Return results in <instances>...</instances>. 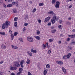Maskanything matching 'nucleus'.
<instances>
[{"label":"nucleus","mask_w":75,"mask_h":75,"mask_svg":"<svg viewBox=\"0 0 75 75\" xmlns=\"http://www.w3.org/2000/svg\"><path fill=\"white\" fill-rule=\"evenodd\" d=\"M21 66V68H23L24 67V66H23V64H20Z\"/></svg>","instance_id":"obj_58"},{"label":"nucleus","mask_w":75,"mask_h":75,"mask_svg":"<svg viewBox=\"0 0 75 75\" xmlns=\"http://www.w3.org/2000/svg\"><path fill=\"white\" fill-rule=\"evenodd\" d=\"M51 50H48V54H51Z\"/></svg>","instance_id":"obj_49"},{"label":"nucleus","mask_w":75,"mask_h":75,"mask_svg":"<svg viewBox=\"0 0 75 75\" xmlns=\"http://www.w3.org/2000/svg\"><path fill=\"white\" fill-rule=\"evenodd\" d=\"M8 25H9V23H8V21H6L5 23H4L2 25V29H4L5 28H7V27H8Z\"/></svg>","instance_id":"obj_1"},{"label":"nucleus","mask_w":75,"mask_h":75,"mask_svg":"<svg viewBox=\"0 0 75 75\" xmlns=\"http://www.w3.org/2000/svg\"><path fill=\"white\" fill-rule=\"evenodd\" d=\"M18 18V17H15L14 18V21H17V19Z\"/></svg>","instance_id":"obj_32"},{"label":"nucleus","mask_w":75,"mask_h":75,"mask_svg":"<svg viewBox=\"0 0 75 75\" xmlns=\"http://www.w3.org/2000/svg\"><path fill=\"white\" fill-rule=\"evenodd\" d=\"M50 18H50V17L49 16H48V17L45 18V21H44V22H45V23H46V22H47V21H48L49 20H50Z\"/></svg>","instance_id":"obj_4"},{"label":"nucleus","mask_w":75,"mask_h":75,"mask_svg":"<svg viewBox=\"0 0 75 75\" xmlns=\"http://www.w3.org/2000/svg\"><path fill=\"white\" fill-rule=\"evenodd\" d=\"M28 75H32V74H31V73L29 71L28 72Z\"/></svg>","instance_id":"obj_47"},{"label":"nucleus","mask_w":75,"mask_h":75,"mask_svg":"<svg viewBox=\"0 0 75 75\" xmlns=\"http://www.w3.org/2000/svg\"><path fill=\"white\" fill-rule=\"evenodd\" d=\"M23 69L21 68H19V71L20 72H21V71H23Z\"/></svg>","instance_id":"obj_38"},{"label":"nucleus","mask_w":75,"mask_h":75,"mask_svg":"<svg viewBox=\"0 0 75 75\" xmlns=\"http://www.w3.org/2000/svg\"><path fill=\"white\" fill-rule=\"evenodd\" d=\"M17 34H18V33L17 32H15L14 34V36H17Z\"/></svg>","instance_id":"obj_36"},{"label":"nucleus","mask_w":75,"mask_h":75,"mask_svg":"<svg viewBox=\"0 0 75 75\" xmlns=\"http://www.w3.org/2000/svg\"><path fill=\"white\" fill-rule=\"evenodd\" d=\"M55 7L57 8H58L59 7V5H55Z\"/></svg>","instance_id":"obj_30"},{"label":"nucleus","mask_w":75,"mask_h":75,"mask_svg":"<svg viewBox=\"0 0 75 75\" xmlns=\"http://www.w3.org/2000/svg\"><path fill=\"white\" fill-rule=\"evenodd\" d=\"M11 75H15V74L14 73H11Z\"/></svg>","instance_id":"obj_59"},{"label":"nucleus","mask_w":75,"mask_h":75,"mask_svg":"<svg viewBox=\"0 0 75 75\" xmlns=\"http://www.w3.org/2000/svg\"><path fill=\"white\" fill-rule=\"evenodd\" d=\"M43 47H44V48H45V47H46L47 46H46V45H45L44 44H43L42 45Z\"/></svg>","instance_id":"obj_56"},{"label":"nucleus","mask_w":75,"mask_h":75,"mask_svg":"<svg viewBox=\"0 0 75 75\" xmlns=\"http://www.w3.org/2000/svg\"><path fill=\"white\" fill-rule=\"evenodd\" d=\"M71 53H69L67 55H66L67 56V58H70V57H71Z\"/></svg>","instance_id":"obj_17"},{"label":"nucleus","mask_w":75,"mask_h":75,"mask_svg":"<svg viewBox=\"0 0 75 75\" xmlns=\"http://www.w3.org/2000/svg\"><path fill=\"white\" fill-rule=\"evenodd\" d=\"M60 37H62L64 36V35H63V34H61L60 35Z\"/></svg>","instance_id":"obj_57"},{"label":"nucleus","mask_w":75,"mask_h":75,"mask_svg":"<svg viewBox=\"0 0 75 75\" xmlns=\"http://www.w3.org/2000/svg\"><path fill=\"white\" fill-rule=\"evenodd\" d=\"M1 48L2 49H6V46L4 45H1Z\"/></svg>","instance_id":"obj_11"},{"label":"nucleus","mask_w":75,"mask_h":75,"mask_svg":"<svg viewBox=\"0 0 75 75\" xmlns=\"http://www.w3.org/2000/svg\"><path fill=\"white\" fill-rule=\"evenodd\" d=\"M3 3V0H0V5H1L2 3Z\"/></svg>","instance_id":"obj_40"},{"label":"nucleus","mask_w":75,"mask_h":75,"mask_svg":"<svg viewBox=\"0 0 75 75\" xmlns=\"http://www.w3.org/2000/svg\"><path fill=\"white\" fill-rule=\"evenodd\" d=\"M27 40L29 41V42H33V38L31 37H29L27 38Z\"/></svg>","instance_id":"obj_3"},{"label":"nucleus","mask_w":75,"mask_h":75,"mask_svg":"<svg viewBox=\"0 0 75 75\" xmlns=\"http://www.w3.org/2000/svg\"><path fill=\"white\" fill-rule=\"evenodd\" d=\"M3 74L2 72L1 71H0V75H2Z\"/></svg>","instance_id":"obj_61"},{"label":"nucleus","mask_w":75,"mask_h":75,"mask_svg":"<svg viewBox=\"0 0 75 75\" xmlns=\"http://www.w3.org/2000/svg\"><path fill=\"white\" fill-rule=\"evenodd\" d=\"M22 71H19L17 73V75H20V74H21Z\"/></svg>","instance_id":"obj_39"},{"label":"nucleus","mask_w":75,"mask_h":75,"mask_svg":"<svg viewBox=\"0 0 75 75\" xmlns=\"http://www.w3.org/2000/svg\"><path fill=\"white\" fill-rule=\"evenodd\" d=\"M56 21L58 20H59V17H56Z\"/></svg>","instance_id":"obj_53"},{"label":"nucleus","mask_w":75,"mask_h":75,"mask_svg":"<svg viewBox=\"0 0 75 75\" xmlns=\"http://www.w3.org/2000/svg\"><path fill=\"white\" fill-rule=\"evenodd\" d=\"M13 13H17V9L16 8H14L13 9Z\"/></svg>","instance_id":"obj_20"},{"label":"nucleus","mask_w":75,"mask_h":75,"mask_svg":"<svg viewBox=\"0 0 75 75\" xmlns=\"http://www.w3.org/2000/svg\"><path fill=\"white\" fill-rule=\"evenodd\" d=\"M62 70L64 72V74H66L67 73V71H66V69L64 68V67H62Z\"/></svg>","instance_id":"obj_9"},{"label":"nucleus","mask_w":75,"mask_h":75,"mask_svg":"<svg viewBox=\"0 0 75 75\" xmlns=\"http://www.w3.org/2000/svg\"><path fill=\"white\" fill-rule=\"evenodd\" d=\"M3 6L4 8H6V5L5 4H4Z\"/></svg>","instance_id":"obj_55"},{"label":"nucleus","mask_w":75,"mask_h":75,"mask_svg":"<svg viewBox=\"0 0 75 75\" xmlns=\"http://www.w3.org/2000/svg\"><path fill=\"white\" fill-rule=\"evenodd\" d=\"M18 40L20 42H23V39L22 38H19Z\"/></svg>","instance_id":"obj_26"},{"label":"nucleus","mask_w":75,"mask_h":75,"mask_svg":"<svg viewBox=\"0 0 75 75\" xmlns=\"http://www.w3.org/2000/svg\"><path fill=\"white\" fill-rule=\"evenodd\" d=\"M59 4H60V2H59V1H57L56 2V5H59Z\"/></svg>","instance_id":"obj_27"},{"label":"nucleus","mask_w":75,"mask_h":75,"mask_svg":"<svg viewBox=\"0 0 75 75\" xmlns=\"http://www.w3.org/2000/svg\"><path fill=\"white\" fill-rule=\"evenodd\" d=\"M48 14H52V15H55V13L53 11H49L48 12Z\"/></svg>","instance_id":"obj_8"},{"label":"nucleus","mask_w":75,"mask_h":75,"mask_svg":"<svg viewBox=\"0 0 75 75\" xmlns=\"http://www.w3.org/2000/svg\"><path fill=\"white\" fill-rule=\"evenodd\" d=\"M11 39L12 40H13V39H14V35L13 34H12L11 35Z\"/></svg>","instance_id":"obj_19"},{"label":"nucleus","mask_w":75,"mask_h":75,"mask_svg":"<svg viewBox=\"0 0 75 75\" xmlns=\"http://www.w3.org/2000/svg\"><path fill=\"white\" fill-rule=\"evenodd\" d=\"M12 4H13V5H14V4H16V3L14 1H13L12 2Z\"/></svg>","instance_id":"obj_54"},{"label":"nucleus","mask_w":75,"mask_h":75,"mask_svg":"<svg viewBox=\"0 0 75 75\" xmlns=\"http://www.w3.org/2000/svg\"><path fill=\"white\" fill-rule=\"evenodd\" d=\"M66 1L67 3H68L69 1V0H66Z\"/></svg>","instance_id":"obj_63"},{"label":"nucleus","mask_w":75,"mask_h":75,"mask_svg":"<svg viewBox=\"0 0 75 75\" xmlns=\"http://www.w3.org/2000/svg\"><path fill=\"white\" fill-rule=\"evenodd\" d=\"M46 67L47 68H48V69L50 68V65L49 64H47L46 65Z\"/></svg>","instance_id":"obj_25"},{"label":"nucleus","mask_w":75,"mask_h":75,"mask_svg":"<svg viewBox=\"0 0 75 75\" xmlns=\"http://www.w3.org/2000/svg\"><path fill=\"white\" fill-rule=\"evenodd\" d=\"M27 54L28 55H29L30 56H32V55H33V54H32V53L29 51L28 52Z\"/></svg>","instance_id":"obj_13"},{"label":"nucleus","mask_w":75,"mask_h":75,"mask_svg":"<svg viewBox=\"0 0 75 75\" xmlns=\"http://www.w3.org/2000/svg\"><path fill=\"white\" fill-rule=\"evenodd\" d=\"M46 47H48V48H50V46H48V43H47L46 44Z\"/></svg>","instance_id":"obj_41"},{"label":"nucleus","mask_w":75,"mask_h":75,"mask_svg":"<svg viewBox=\"0 0 75 75\" xmlns=\"http://www.w3.org/2000/svg\"><path fill=\"white\" fill-rule=\"evenodd\" d=\"M66 24L68 25H69L71 24V23L70 22L67 21V22H66Z\"/></svg>","instance_id":"obj_22"},{"label":"nucleus","mask_w":75,"mask_h":75,"mask_svg":"<svg viewBox=\"0 0 75 75\" xmlns=\"http://www.w3.org/2000/svg\"><path fill=\"white\" fill-rule=\"evenodd\" d=\"M70 40H71L70 38H68L67 40V41H70Z\"/></svg>","instance_id":"obj_52"},{"label":"nucleus","mask_w":75,"mask_h":75,"mask_svg":"<svg viewBox=\"0 0 75 75\" xmlns=\"http://www.w3.org/2000/svg\"><path fill=\"white\" fill-rule=\"evenodd\" d=\"M34 37L36 39L38 40H40V38L39 36H34Z\"/></svg>","instance_id":"obj_10"},{"label":"nucleus","mask_w":75,"mask_h":75,"mask_svg":"<svg viewBox=\"0 0 75 75\" xmlns=\"http://www.w3.org/2000/svg\"><path fill=\"white\" fill-rule=\"evenodd\" d=\"M56 62L58 64H59V65H62L63 64V62L62 61H57Z\"/></svg>","instance_id":"obj_6"},{"label":"nucleus","mask_w":75,"mask_h":75,"mask_svg":"<svg viewBox=\"0 0 75 75\" xmlns=\"http://www.w3.org/2000/svg\"><path fill=\"white\" fill-rule=\"evenodd\" d=\"M58 28L59 29H62V26L61 25H59L58 26Z\"/></svg>","instance_id":"obj_33"},{"label":"nucleus","mask_w":75,"mask_h":75,"mask_svg":"<svg viewBox=\"0 0 75 75\" xmlns=\"http://www.w3.org/2000/svg\"><path fill=\"white\" fill-rule=\"evenodd\" d=\"M25 18V20L26 19H28V16L26 15Z\"/></svg>","instance_id":"obj_51"},{"label":"nucleus","mask_w":75,"mask_h":75,"mask_svg":"<svg viewBox=\"0 0 75 75\" xmlns=\"http://www.w3.org/2000/svg\"><path fill=\"white\" fill-rule=\"evenodd\" d=\"M72 49V47H71L68 46L67 48V50L68 51H71Z\"/></svg>","instance_id":"obj_16"},{"label":"nucleus","mask_w":75,"mask_h":75,"mask_svg":"<svg viewBox=\"0 0 75 75\" xmlns=\"http://www.w3.org/2000/svg\"><path fill=\"white\" fill-rule=\"evenodd\" d=\"M44 3H40L39 4V6H43Z\"/></svg>","instance_id":"obj_34"},{"label":"nucleus","mask_w":75,"mask_h":75,"mask_svg":"<svg viewBox=\"0 0 75 75\" xmlns=\"http://www.w3.org/2000/svg\"><path fill=\"white\" fill-rule=\"evenodd\" d=\"M51 32L52 33H55L56 32V30H52L51 31Z\"/></svg>","instance_id":"obj_31"},{"label":"nucleus","mask_w":75,"mask_h":75,"mask_svg":"<svg viewBox=\"0 0 75 75\" xmlns=\"http://www.w3.org/2000/svg\"><path fill=\"white\" fill-rule=\"evenodd\" d=\"M28 23H24V25L25 26H27V25H28Z\"/></svg>","instance_id":"obj_50"},{"label":"nucleus","mask_w":75,"mask_h":75,"mask_svg":"<svg viewBox=\"0 0 75 75\" xmlns=\"http://www.w3.org/2000/svg\"><path fill=\"white\" fill-rule=\"evenodd\" d=\"M37 9H36V8H34L33 10V13H34V12H35V11H36V10Z\"/></svg>","instance_id":"obj_44"},{"label":"nucleus","mask_w":75,"mask_h":75,"mask_svg":"<svg viewBox=\"0 0 75 75\" xmlns=\"http://www.w3.org/2000/svg\"><path fill=\"white\" fill-rule=\"evenodd\" d=\"M31 51L32 52H33V53H34V54H35L37 53V50H34L33 49H31Z\"/></svg>","instance_id":"obj_12"},{"label":"nucleus","mask_w":75,"mask_h":75,"mask_svg":"<svg viewBox=\"0 0 75 75\" xmlns=\"http://www.w3.org/2000/svg\"><path fill=\"white\" fill-rule=\"evenodd\" d=\"M71 42H72V43L73 44H75V41H73Z\"/></svg>","instance_id":"obj_60"},{"label":"nucleus","mask_w":75,"mask_h":75,"mask_svg":"<svg viewBox=\"0 0 75 75\" xmlns=\"http://www.w3.org/2000/svg\"><path fill=\"white\" fill-rule=\"evenodd\" d=\"M37 34H38V35H39V34H40V31L39 30L38 31H37Z\"/></svg>","instance_id":"obj_43"},{"label":"nucleus","mask_w":75,"mask_h":75,"mask_svg":"<svg viewBox=\"0 0 75 75\" xmlns=\"http://www.w3.org/2000/svg\"><path fill=\"white\" fill-rule=\"evenodd\" d=\"M11 47L12 49H13V50H16L18 48V47L13 45H11Z\"/></svg>","instance_id":"obj_7"},{"label":"nucleus","mask_w":75,"mask_h":75,"mask_svg":"<svg viewBox=\"0 0 75 75\" xmlns=\"http://www.w3.org/2000/svg\"><path fill=\"white\" fill-rule=\"evenodd\" d=\"M51 22L52 23V24H55V20L52 19L51 20Z\"/></svg>","instance_id":"obj_15"},{"label":"nucleus","mask_w":75,"mask_h":75,"mask_svg":"<svg viewBox=\"0 0 75 75\" xmlns=\"http://www.w3.org/2000/svg\"><path fill=\"white\" fill-rule=\"evenodd\" d=\"M13 6V4H9L7 5V7H11Z\"/></svg>","instance_id":"obj_18"},{"label":"nucleus","mask_w":75,"mask_h":75,"mask_svg":"<svg viewBox=\"0 0 75 75\" xmlns=\"http://www.w3.org/2000/svg\"><path fill=\"white\" fill-rule=\"evenodd\" d=\"M47 25L48 26H51V23H49Z\"/></svg>","instance_id":"obj_48"},{"label":"nucleus","mask_w":75,"mask_h":75,"mask_svg":"<svg viewBox=\"0 0 75 75\" xmlns=\"http://www.w3.org/2000/svg\"><path fill=\"white\" fill-rule=\"evenodd\" d=\"M0 34L1 35H6V34L5 33V32H0Z\"/></svg>","instance_id":"obj_21"},{"label":"nucleus","mask_w":75,"mask_h":75,"mask_svg":"<svg viewBox=\"0 0 75 75\" xmlns=\"http://www.w3.org/2000/svg\"><path fill=\"white\" fill-rule=\"evenodd\" d=\"M30 60L29 59H28L26 61V64H30Z\"/></svg>","instance_id":"obj_14"},{"label":"nucleus","mask_w":75,"mask_h":75,"mask_svg":"<svg viewBox=\"0 0 75 75\" xmlns=\"http://www.w3.org/2000/svg\"><path fill=\"white\" fill-rule=\"evenodd\" d=\"M49 42H52V41H53V39H49Z\"/></svg>","instance_id":"obj_37"},{"label":"nucleus","mask_w":75,"mask_h":75,"mask_svg":"<svg viewBox=\"0 0 75 75\" xmlns=\"http://www.w3.org/2000/svg\"><path fill=\"white\" fill-rule=\"evenodd\" d=\"M17 69V67H11V70L12 71H15Z\"/></svg>","instance_id":"obj_5"},{"label":"nucleus","mask_w":75,"mask_h":75,"mask_svg":"<svg viewBox=\"0 0 75 75\" xmlns=\"http://www.w3.org/2000/svg\"><path fill=\"white\" fill-rule=\"evenodd\" d=\"M17 67H18L20 68V63L18 62H15L13 63Z\"/></svg>","instance_id":"obj_2"},{"label":"nucleus","mask_w":75,"mask_h":75,"mask_svg":"<svg viewBox=\"0 0 75 75\" xmlns=\"http://www.w3.org/2000/svg\"><path fill=\"white\" fill-rule=\"evenodd\" d=\"M55 0H53L52 1V4H54V3H55Z\"/></svg>","instance_id":"obj_42"},{"label":"nucleus","mask_w":75,"mask_h":75,"mask_svg":"<svg viewBox=\"0 0 75 75\" xmlns=\"http://www.w3.org/2000/svg\"><path fill=\"white\" fill-rule=\"evenodd\" d=\"M62 23V20H59V23L60 24H61V23Z\"/></svg>","instance_id":"obj_45"},{"label":"nucleus","mask_w":75,"mask_h":75,"mask_svg":"<svg viewBox=\"0 0 75 75\" xmlns=\"http://www.w3.org/2000/svg\"><path fill=\"white\" fill-rule=\"evenodd\" d=\"M8 0V2H9V3L11 1H12L13 0Z\"/></svg>","instance_id":"obj_64"},{"label":"nucleus","mask_w":75,"mask_h":75,"mask_svg":"<svg viewBox=\"0 0 75 75\" xmlns=\"http://www.w3.org/2000/svg\"><path fill=\"white\" fill-rule=\"evenodd\" d=\"M23 63H24V60H22L20 62V64L23 65Z\"/></svg>","instance_id":"obj_28"},{"label":"nucleus","mask_w":75,"mask_h":75,"mask_svg":"<svg viewBox=\"0 0 75 75\" xmlns=\"http://www.w3.org/2000/svg\"><path fill=\"white\" fill-rule=\"evenodd\" d=\"M71 7H72V5H70L69 7V8H71Z\"/></svg>","instance_id":"obj_62"},{"label":"nucleus","mask_w":75,"mask_h":75,"mask_svg":"<svg viewBox=\"0 0 75 75\" xmlns=\"http://www.w3.org/2000/svg\"><path fill=\"white\" fill-rule=\"evenodd\" d=\"M47 74V70H44L43 72V75H46Z\"/></svg>","instance_id":"obj_24"},{"label":"nucleus","mask_w":75,"mask_h":75,"mask_svg":"<svg viewBox=\"0 0 75 75\" xmlns=\"http://www.w3.org/2000/svg\"><path fill=\"white\" fill-rule=\"evenodd\" d=\"M63 58L64 59H67V55H65L63 57Z\"/></svg>","instance_id":"obj_29"},{"label":"nucleus","mask_w":75,"mask_h":75,"mask_svg":"<svg viewBox=\"0 0 75 75\" xmlns=\"http://www.w3.org/2000/svg\"><path fill=\"white\" fill-rule=\"evenodd\" d=\"M56 18H57V16H54L53 17V19H52L55 20H56Z\"/></svg>","instance_id":"obj_35"},{"label":"nucleus","mask_w":75,"mask_h":75,"mask_svg":"<svg viewBox=\"0 0 75 75\" xmlns=\"http://www.w3.org/2000/svg\"><path fill=\"white\" fill-rule=\"evenodd\" d=\"M38 21L39 23H41V20L40 19H38Z\"/></svg>","instance_id":"obj_46"},{"label":"nucleus","mask_w":75,"mask_h":75,"mask_svg":"<svg viewBox=\"0 0 75 75\" xmlns=\"http://www.w3.org/2000/svg\"><path fill=\"white\" fill-rule=\"evenodd\" d=\"M14 25L15 27H16V28L17 27V23L15 22L14 23Z\"/></svg>","instance_id":"obj_23"}]
</instances>
